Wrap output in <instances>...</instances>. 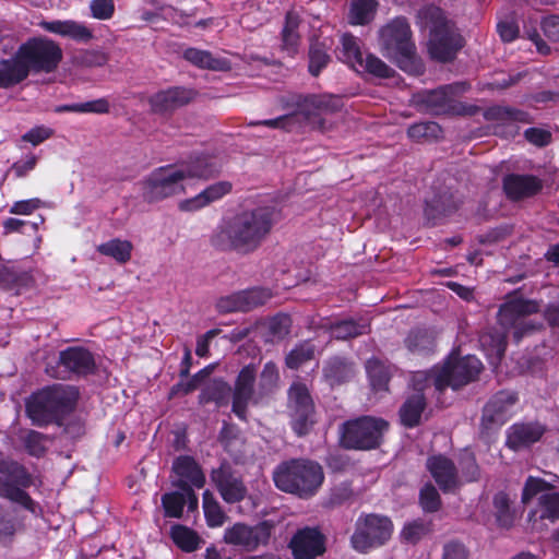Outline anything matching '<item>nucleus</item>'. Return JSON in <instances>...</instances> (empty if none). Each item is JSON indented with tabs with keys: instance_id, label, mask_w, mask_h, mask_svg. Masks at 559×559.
<instances>
[{
	"instance_id": "1",
	"label": "nucleus",
	"mask_w": 559,
	"mask_h": 559,
	"mask_svg": "<svg viewBox=\"0 0 559 559\" xmlns=\"http://www.w3.org/2000/svg\"><path fill=\"white\" fill-rule=\"evenodd\" d=\"M277 218L278 214L272 207L243 211L218 224L211 243L223 251L251 253L261 246Z\"/></svg>"
},
{
	"instance_id": "2",
	"label": "nucleus",
	"mask_w": 559,
	"mask_h": 559,
	"mask_svg": "<svg viewBox=\"0 0 559 559\" xmlns=\"http://www.w3.org/2000/svg\"><path fill=\"white\" fill-rule=\"evenodd\" d=\"M222 162L216 156L195 155L175 166L159 167L142 182V197L158 202L186 191L189 179H209L219 173Z\"/></svg>"
},
{
	"instance_id": "3",
	"label": "nucleus",
	"mask_w": 559,
	"mask_h": 559,
	"mask_svg": "<svg viewBox=\"0 0 559 559\" xmlns=\"http://www.w3.org/2000/svg\"><path fill=\"white\" fill-rule=\"evenodd\" d=\"M379 45L382 55L396 62L403 71L415 75L423 72L405 19L396 17L384 25L379 31Z\"/></svg>"
},
{
	"instance_id": "4",
	"label": "nucleus",
	"mask_w": 559,
	"mask_h": 559,
	"mask_svg": "<svg viewBox=\"0 0 559 559\" xmlns=\"http://www.w3.org/2000/svg\"><path fill=\"white\" fill-rule=\"evenodd\" d=\"M480 360L472 355L457 358L452 354L441 367L436 366L431 370L414 372V384L417 390H423V383L431 382L435 391H443L451 386L457 389L473 381L481 370Z\"/></svg>"
},
{
	"instance_id": "5",
	"label": "nucleus",
	"mask_w": 559,
	"mask_h": 559,
	"mask_svg": "<svg viewBox=\"0 0 559 559\" xmlns=\"http://www.w3.org/2000/svg\"><path fill=\"white\" fill-rule=\"evenodd\" d=\"M78 400V391L70 385H53L33 394L26 403L32 423L46 425L71 412Z\"/></svg>"
},
{
	"instance_id": "6",
	"label": "nucleus",
	"mask_w": 559,
	"mask_h": 559,
	"mask_svg": "<svg viewBox=\"0 0 559 559\" xmlns=\"http://www.w3.org/2000/svg\"><path fill=\"white\" fill-rule=\"evenodd\" d=\"M423 25L429 28V52L433 59L445 62L462 47V37L444 16L441 9L429 5L418 13Z\"/></svg>"
},
{
	"instance_id": "7",
	"label": "nucleus",
	"mask_w": 559,
	"mask_h": 559,
	"mask_svg": "<svg viewBox=\"0 0 559 559\" xmlns=\"http://www.w3.org/2000/svg\"><path fill=\"white\" fill-rule=\"evenodd\" d=\"M297 110L293 115H285L274 119L253 122L255 126H265L273 129H293L299 116H302L313 128L324 129L323 116L341 109L342 99L334 95H309L296 98Z\"/></svg>"
},
{
	"instance_id": "8",
	"label": "nucleus",
	"mask_w": 559,
	"mask_h": 559,
	"mask_svg": "<svg viewBox=\"0 0 559 559\" xmlns=\"http://www.w3.org/2000/svg\"><path fill=\"white\" fill-rule=\"evenodd\" d=\"M323 478L319 464L304 460L283 463L273 473L278 489L299 497L312 496L322 485Z\"/></svg>"
},
{
	"instance_id": "9",
	"label": "nucleus",
	"mask_w": 559,
	"mask_h": 559,
	"mask_svg": "<svg viewBox=\"0 0 559 559\" xmlns=\"http://www.w3.org/2000/svg\"><path fill=\"white\" fill-rule=\"evenodd\" d=\"M31 484L32 476L23 465L12 460L0 459V497L35 513L37 506L24 491Z\"/></svg>"
},
{
	"instance_id": "10",
	"label": "nucleus",
	"mask_w": 559,
	"mask_h": 559,
	"mask_svg": "<svg viewBox=\"0 0 559 559\" xmlns=\"http://www.w3.org/2000/svg\"><path fill=\"white\" fill-rule=\"evenodd\" d=\"M386 421L373 417H361L347 421L342 429V443L349 449L368 450L380 444Z\"/></svg>"
},
{
	"instance_id": "11",
	"label": "nucleus",
	"mask_w": 559,
	"mask_h": 559,
	"mask_svg": "<svg viewBox=\"0 0 559 559\" xmlns=\"http://www.w3.org/2000/svg\"><path fill=\"white\" fill-rule=\"evenodd\" d=\"M538 311L535 301L513 299L501 306L498 314L499 324L507 332L512 330L515 342L538 329L539 323L530 318V314Z\"/></svg>"
},
{
	"instance_id": "12",
	"label": "nucleus",
	"mask_w": 559,
	"mask_h": 559,
	"mask_svg": "<svg viewBox=\"0 0 559 559\" xmlns=\"http://www.w3.org/2000/svg\"><path fill=\"white\" fill-rule=\"evenodd\" d=\"M338 59L357 72H367L378 78H390L393 70L374 55L364 56L359 39L350 34H343Z\"/></svg>"
},
{
	"instance_id": "13",
	"label": "nucleus",
	"mask_w": 559,
	"mask_h": 559,
	"mask_svg": "<svg viewBox=\"0 0 559 559\" xmlns=\"http://www.w3.org/2000/svg\"><path fill=\"white\" fill-rule=\"evenodd\" d=\"M392 531V522L386 516L369 514L359 518L350 539L352 546L357 551L366 552L383 545L391 537Z\"/></svg>"
},
{
	"instance_id": "14",
	"label": "nucleus",
	"mask_w": 559,
	"mask_h": 559,
	"mask_svg": "<svg viewBox=\"0 0 559 559\" xmlns=\"http://www.w3.org/2000/svg\"><path fill=\"white\" fill-rule=\"evenodd\" d=\"M20 58L25 60L28 70L51 72L61 60L60 47L50 39L34 38L20 48Z\"/></svg>"
},
{
	"instance_id": "15",
	"label": "nucleus",
	"mask_w": 559,
	"mask_h": 559,
	"mask_svg": "<svg viewBox=\"0 0 559 559\" xmlns=\"http://www.w3.org/2000/svg\"><path fill=\"white\" fill-rule=\"evenodd\" d=\"M539 495L538 506L533 512V515H538L540 519L556 521L559 519V492L548 489V484L537 477L530 476L523 488L522 501H528Z\"/></svg>"
},
{
	"instance_id": "16",
	"label": "nucleus",
	"mask_w": 559,
	"mask_h": 559,
	"mask_svg": "<svg viewBox=\"0 0 559 559\" xmlns=\"http://www.w3.org/2000/svg\"><path fill=\"white\" fill-rule=\"evenodd\" d=\"M292 427L298 436L306 435L313 424V405L305 384L293 383L289 389Z\"/></svg>"
},
{
	"instance_id": "17",
	"label": "nucleus",
	"mask_w": 559,
	"mask_h": 559,
	"mask_svg": "<svg viewBox=\"0 0 559 559\" xmlns=\"http://www.w3.org/2000/svg\"><path fill=\"white\" fill-rule=\"evenodd\" d=\"M271 535L270 526L261 523L255 526H248L237 523L225 531V542L236 546H241L247 550H253L259 545L267 543Z\"/></svg>"
},
{
	"instance_id": "18",
	"label": "nucleus",
	"mask_w": 559,
	"mask_h": 559,
	"mask_svg": "<svg viewBox=\"0 0 559 559\" xmlns=\"http://www.w3.org/2000/svg\"><path fill=\"white\" fill-rule=\"evenodd\" d=\"M271 296V292L265 288L242 290L221 298L217 301V309L221 312L249 311L264 305Z\"/></svg>"
},
{
	"instance_id": "19",
	"label": "nucleus",
	"mask_w": 559,
	"mask_h": 559,
	"mask_svg": "<svg viewBox=\"0 0 559 559\" xmlns=\"http://www.w3.org/2000/svg\"><path fill=\"white\" fill-rule=\"evenodd\" d=\"M516 400L513 392L502 391L497 393L484 407L483 426L486 429H491L503 425L509 419Z\"/></svg>"
},
{
	"instance_id": "20",
	"label": "nucleus",
	"mask_w": 559,
	"mask_h": 559,
	"mask_svg": "<svg viewBox=\"0 0 559 559\" xmlns=\"http://www.w3.org/2000/svg\"><path fill=\"white\" fill-rule=\"evenodd\" d=\"M212 480L227 503L241 501L247 495V488L241 478L226 467L213 471Z\"/></svg>"
},
{
	"instance_id": "21",
	"label": "nucleus",
	"mask_w": 559,
	"mask_h": 559,
	"mask_svg": "<svg viewBox=\"0 0 559 559\" xmlns=\"http://www.w3.org/2000/svg\"><path fill=\"white\" fill-rule=\"evenodd\" d=\"M427 468L444 492L452 491L461 485L460 475L454 463L443 455L429 457Z\"/></svg>"
},
{
	"instance_id": "22",
	"label": "nucleus",
	"mask_w": 559,
	"mask_h": 559,
	"mask_svg": "<svg viewBox=\"0 0 559 559\" xmlns=\"http://www.w3.org/2000/svg\"><path fill=\"white\" fill-rule=\"evenodd\" d=\"M290 548L296 559H313L324 551L323 536L314 528L300 530L293 537Z\"/></svg>"
},
{
	"instance_id": "23",
	"label": "nucleus",
	"mask_w": 559,
	"mask_h": 559,
	"mask_svg": "<svg viewBox=\"0 0 559 559\" xmlns=\"http://www.w3.org/2000/svg\"><path fill=\"white\" fill-rule=\"evenodd\" d=\"M254 379L255 369L252 366L243 367L238 374L233 395V412L240 419H246L247 406L253 395Z\"/></svg>"
},
{
	"instance_id": "24",
	"label": "nucleus",
	"mask_w": 559,
	"mask_h": 559,
	"mask_svg": "<svg viewBox=\"0 0 559 559\" xmlns=\"http://www.w3.org/2000/svg\"><path fill=\"white\" fill-rule=\"evenodd\" d=\"M194 92L185 87H171L159 91L150 98V105L155 112L165 114L190 103Z\"/></svg>"
},
{
	"instance_id": "25",
	"label": "nucleus",
	"mask_w": 559,
	"mask_h": 559,
	"mask_svg": "<svg viewBox=\"0 0 559 559\" xmlns=\"http://www.w3.org/2000/svg\"><path fill=\"white\" fill-rule=\"evenodd\" d=\"M59 364L66 372L79 376H86L95 370V359L92 353L79 346L60 352Z\"/></svg>"
},
{
	"instance_id": "26",
	"label": "nucleus",
	"mask_w": 559,
	"mask_h": 559,
	"mask_svg": "<svg viewBox=\"0 0 559 559\" xmlns=\"http://www.w3.org/2000/svg\"><path fill=\"white\" fill-rule=\"evenodd\" d=\"M231 188L233 187L229 181L215 182L205 188L199 194L180 201L178 207L182 212H197L213 202L221 200L231 191Z\"/></svg>"
},
{
	"instance_id": "27",
	"label": "nucleus",
	"mask_w": 559,
	"mask_h": 559,
	"mask_svg": "<svg viewBox=\"0 0 559 559\" xmlns=\"http://www.w3.org/2000/svg\"><path fill=\"white\" fill-rule=\"evenodd\" d=\"M425 388L417 390L414 384V376L412 377V386L414 393L411 394L400 409L401 421L406 427H415L419 424L421 414L426 407V394L427 390L433 389L431 382L423 383Z\"/></svg>"
},
{
	"instance_id": "28",
	"label": "nucleus",
	"mask_w": 559,
	"mask_h": 559,
	"mask_svg": "<svg viewBox=\"0 0 559 559\" xmlns=\"http://www.w3.org/2000/svg\"><path fill=\"white\" fill-rule=\"evenodd\" d=\"M39 25L46 32L79 43H87L93 38V32L84 23L74 20L43 21Z\"/></svg>"
},
{
	"instance_id": "29",
	"label": "nucleus",
	"mask_w": 559,
	"mask_h": 559,
	"mask_svg": "<svg viewBox=\"0 0 559 559\" xmlns=\"http://www.w3.org/2000/svg\"><path fill=\"white\" fill-rule=\"evenodd\" d=\"M466 91L465 83H454L441 86L429 92L425 97V103L435 114H444L454 110L456 95Z\"/></svg>"
},
{
	"instance_id": "30",
	"label": "nucleus",
	"mask_w": 559,
	"mask_h": 559,
	"mask_svg": "<svg viewBox=\"0 0 559 559\" xmlns=\"http://www.w3.org/2000/svg\"><path fill=\"white\" fill-rule=\"evenodd\" d=\"M542 187V180L532 175H509L503 180V189L507 195L513 200L532 197Z\"/></svg>"
},
{
	"instance_id": "31",
	"label": "nucleus",
	"mask_w": 559,
	"mask_h": 559,
	"mask_svg": "<svg viewBox=\"0 0 559 559\" xmlns=\"http://www.w3.org/2000/svg\"><path fill=\"white\" fill-rule=\"evenodd\" d=\"M544 427L539 424H515L508 433L507 444L519 450L538 441L544 435Z\"/></svg>"
},
{
	"instance_id": "32",
	"label": "nucleus",
	"mask_w": 559,
	"mask_h": 559,
	"mask_svg": "<svg viewBox=\"0 0 559 559\" xmlns=\"http://www.w3.org/2000/svg\"><path fill=\"white\" fill-rule=\"evenodd\" d=\"M527 114L510 107L493 106L486 111V118L497 123V127H506L504 135H514L518 132L516 122H526Z\"/></svg>"
},
{
	"instance_id": "33",
	"label": "nucleus",
	"mask_w": 559,
	"mask_h": 559,
	"mask_svg": "<svg viewBox=\"0 0 559 559\" xmlns=\"http://www.w3.org/2000/svg\"><path fill=\"white\" fill-rule=\"evenodd\" d=\"M29 70L25 60L20 58V51L7 60L0 61V87L15 85L27 78Z\"/></svg>"
},
{
	"instance_id": "34",
	"label": "nucleus",
	"mask_w": 559,
	"mask_h": 559,
	"mask_svg": "<svg viewBox=\"0 0 559 559\" xmlns=\"http://www.w3.org/2000/svg\"><path fill=\"white\" fill-rule=\"evenodd\" d=\"M187 503L189 509H194L198 506V499L190 488L183 487L182 492L174 491L162 497L165 515L169 518H180Z\"/></svg>"
},
{
	"instance_id": "35",
	"label": "nucleus",
	"mask_w": 559,
	"mask_h": 559,
	"mask_svg": "<svg viewBox=\"0 0 559 559\" xmlns=\"http://www.w3.org/2000/svg\"><path fill=\"white\" fill-rule=\"evenodd\" d=\"M173 471L180 478L181 486L187 488V485H193L201 488L204 485V475L190 456H179L173 464Z\"/></svg>"
},
{
	"instance_id": "36",
	"label": "nucleus",
	"mask_w": 559,
	"mask_h": 559,
	"mask_svg": "<svg viewBox=\"0 0 559 559\" xmlns=\"http://www.w3.org/2000/svg\"><path fill=\"white\" fill-rule=\"evenodd\" d=\"M492 507L495 519L499 527L510 528L514 525L520 513L507 492H497L493 496Z\"/></svg>"
},
{
	"instance_id": "37",
	"label": "nucleus",
	"mask_w": 559,
	"mask_h": 559,
	"mask_svg": "<svg viewBox=\"0 0 559 559\" xmlns=\"http://www.w3.org/2000/svg\"><path fill=\"white\" fill-rule=\"evenodd\" d=\"M183 57L190 63L214 71H227L230 69V62L224 58H215L209 51L197 48H188L183 52Z\"/></svg>"
},
{
	"instance_id": "38",
	"label": "nucleus",
	"mask_w": 559,
	"mask_h": 559,
	"mask_svg": "<svg viewBox=\"0 0 559 559\" xmlns=\"http://www.w3.org/2000/svg\"><path fill=\"white\" fill-rule=\"evenodd\" d=\"M479 343L489 362L496 367L506 350V334L500 332H486L480 335Z\"/></svg>"
},
{
	"instance_id": "39",
	"label": "nucleus",
	"mask_w": 559,
	"mask_h": 559,
	"mask_svg": "<svg viewBox=\"0 0 559 559\" xmlns=\"http://www.w3.org/2000/svg\"><path fill=\"white\" fill-rule=\"evenodd\" d=\"M96 250L100 254L114 259L117 263L124 264L131 259L133 245L129 240L114 238L98 245Z\"/></svg>"
},
{
	"instance_id": "40",
	"label": "nucleus",
	"mask_w": 559,
	"mask_h": 559,
	"mask_svg": "<svg viewBox=\"0 0 559 559\" xmlns=\"http://www.w3.org/2000/svg\"><path fill=\"white\" fill-rule=\"evenodd\" d=\"M261 328L266 342H277L289 333L290 318L286 314H277L266 320Z\"/></svg>"
},
{
	"instance_id": "41",
	"label": "nucleus",
	"mask_w": 559,
	"mask_h": 559,
	"mask_svg": "<svg viewBox=\"0 0 559 559\" xmlns=\"http://www.w3.org/2000/svg\"><path fill=\"white\" fill-rule=\"evenodd\" d=\"M110 104L107 98H97L83 103H74L56 107V112H76V114H107Z\"/></svg>"
},
{
	"instance_id": "42",
	"label": "nucleus",
	"mask_w": 559,
	"mask_h": 559,
	"mask_svg": "<svg viewBox=\"0 0 559 559\" xmlns=\"http://www.w3.org/2000/svg\"><path fill=\"white\" fill-rule=\"evenodd\" d=\"M376 0H352L348 20L353 25H364L369 23L376 13Z\"/></svg>"
},
{
	"instance_id": "43",
	"label": "nucleus",
	"mask_w": 559,
	"mask_h": 559,
	"mask_svg": "<svg viewBox=\"0 0 559 559\" xmlns=\"http://www.w3.org/2000/svg\"><path fill=\"white\" fill-rule=\"evenodd\" d=\"M300 24V16L296 11H289L286 14L285 25L283 28V45L289 52L294 53L297 49L299 41L298 27Z\"/></svg>"
},
{
	"instance_id": "44",
	"label": "nucleus",
	"mask_w": 559,
	"mask_h": 559,
	"mask_svg": "<svg viewBox=\"0 0 559 559\" xmlns=\"http://www.w3.org/2000/svg\"><path fill=\"white\" fill-rule=\"evenodd\" d=\"M230 394L229 385L223 380H213L202 391L201 403L214 401L218 405L226 404Z\"/></svg>"
},
{
	"instance_id": "45",
	"label": "nucleus",
	"mask_w": 559,
	"mask_h": 559,
	"mask_svg": "<svg viewBox=\"0 0 559 559\" xmlns=\"http://www.w3.org/2000/svg\"><path fill=\"white\" fill-rule=\"evenodd\" d=\"M367 331L368 324L365 321L356 322L354 320H345L331 326V335L337 340L356 337L367 333Z\"/></svg>"
},
{
	"instance_id": "46",
	"label": "nucleus",
	"mask_w": 559,
	"mask_h": 559,
	"mask_svg": "<svg viewBox=\"0 0 559 559\" xmlns=\"http://www.w3.org/2000/svg\"><path fill=\"white\" fill-rule=\"evenodd\" d=\"M366 370L374 390H384L386 388L390 378L389 367L379 359L371 358L366 364Z\"/></svg>"
},
{
	"instance_id": "47",
	"label": "nucleus",
	"mask_w": 559,
	"mask_h": 559,
	"mask_svg": "<svg viewBox=\"0 0 559 559\" xmlns=\"http://www.w3.org/2000/svg\"><path fill=\"white\" fill-rule=\"evenodd\" d=\"M174 543L187 552L194 551L199 547V537L190 528L182 525H175L171 528Z\"/></svg>"
},
{
	"instance_id": "48",
	"label": "nucleus",
	"mask_w": 559,
	"mask_h": 559,
	"mask_svg": "<svg viewBox=\"0 0 559 559\" xmlns=\"http://www.w3.org/2000/svg\"><path fill=\"white\" fill-rule=\"evenodd\" d=\"M203 509L206 522L210 526L218 527L224 524L226 515L218 502L209 491L203 493Z\"/></svg>"
},
{
	"instance_id": "49",
	"label": "nucleus",
	"mask_w": 559,
	"mask_h": 559,
	"mask_svg": "<svg viewBox=\"0 0 559 559\" xmlns=\"http://www.w3.org/2000/svg\"><path fill=\"white\" fill-rule=\"evenodd\" d=\"M352 372V365L342 358H334L324 367V376L331 381V383L345 381Z\"/></svg>"
},
{
	"instance_id": "50",
	"label": "nucleus",
	"mask_w": 559,
	"mask_h": 559,
	"mask_svg": "<svg viewBox=\"0 0 559 559\" xmlns=\"http://www.w3.org/2000/svg\"><path fill=\"white\" fill-rule=\"evenodd\" d=\"M405 343L411 352L424 353L432 348L433 337L427 330H416L408 334Z\"/></svg>"
},
{
	"instance_id": "51",
	"label": "nucleus",
	"mask_w": 559,
	"mask_h": 559,
	"mask_svg": "<svg viewBox=\"0 0 559 559\" xmlns=\"http://www.w3.org/2000/svg\"><path fill=\"white\" fill-rule=\"evenodd\" d=\"M314 346L305 342L294 348L286 357V365L290 369H297L302 366L305 362L313 359L314 357Z\"/></svg>"
},
{
	"instance_id": "52",
	"label": "nucleus",
	"mask_w": 559,
	"mask_h": 559,
	"mask_svg": "<svg viewBox=\"0 0 559 559\" xmlns=\"http://www.w3.org/2000/svg\"><path fill=\"white\" fill-rule=\"evenodd\" d=\"M407 134L415 141L437 139L441 134V128L433 121L419 122L411 126L407 130Z\"/></svg>"
},
{
	"instance_id": "53",
	"label": "nucleus",
	"mask_w": 559,
	"mask_h": 559,
	"mask_svg": "<svg viewBox=\"0 0 559 559\" xmlns=\"http://www.w3.org/2000/svg\"><path fill=\"white\" fill-rule=\"evenodd\" d=\"M22 442L26 452L29 455L39 457L45 454L47 450V439L40 432L29 430L25 432L22 437Z\"/></svg>"
},
{
	"instance_id": "54",
	"label": "nucleus",
	"mask_w": 559,
	"mask_h": 559,
	"mask_svg": "<svg viewBox=\"0 0 559 559\" xmlns=\"http://www.w3.org/2000/svg\"><path fill=\"white\" fill-rule=\"evenodd\" d=\"M330 61V56L322 44L314 43L309 50V72L317 76Z\"/></svg>"
},
{
	"instance_id": "55",
	"label": "nucleus",
	"mask_w": 559,
	"mask_h": 559,
	"mask_svg": "<svg viewBox=\"0 0 559 559\" xmlns=\"http://www.w3.org/2000/svg\"><path fill=\"white\" fill-rule=\"evenodd\" d=\"M461 474L465 481H473L479 478L480 472L474 454L464 450L460 457Z\"/></svg>"
},
{
	"instance_id": "56",
	"label": "nucleus",
	"mask_w": 559,
	"mask_h": 559,
	"mask_svg": "<svg viewBox=\"0 0 559 559\" xmlns=\"http://www.w3.org/2000/svg\"><path fill=\"white\" fill-rule=\"evenodd\" d=\"M430 532V527L423 521H414L406 524L402 531V537L408 543H416Z\"/></svg>"
},
{
	"instance_id": "57",
	"label": "nucleus",
	"mask_w": 559,
	"mask_h": 559,
	"mask_svg": "<svg viewBox=\"0 0 559 559\" xmlns=\"http://www.w3.org/2000/svg\"><path fill=\"white\" fill-rule=\"evenodd\" d=\"M280 376L277 367L273 362H266L260 374V389L263 393L270 392L276 386Z\"/></svg>"
},
{
	"instance_id": "58",
	"label": "nucleus",
	"mask_w": 559,
	"mask_h": 559,
	"mask_svg": "<svg viewBox=\"0 0 559 559\" xmlns=\"http://www.w3.org/2000/svg\"><path fill=\"white\" fill-rule=\"evenodd\" d=\"M419 500L425 511L433 512L440 507V496L431 484H427L423 487Z\"/></svg>"
},
{
	"instance_id": "59",
	"label": "nucleus",
	"mask_w": 559,
	"mask_h": 559,
	"mask_svg": "<svg viewBox=\"0 0 559 559\" xmlns=\"http://www.w3.org/2000/svg\"><path fill=\"white\" fill-rule=\"evenodd\" d=\"M90 9L94 19L109 20L115 12L114 0H92Z\"/></svg>"
},
{
	"instance_id": "60",
	"label": "nucleus",
	"mask_w": 559,
	"mask_h": 559,
	"mask_svg": "<svg viewBox=\"0 0 559 559\" xmlns=\"http://www.w3.org/2000/svg\"><path fill=\"white\" fill-rule=\"evenodd\" d=\"M207 374H209V371L206 369H204V370L198 372L190 380H187L186 382L178 383L177 385L171 388L170 396H175L176 394H178L180 392L183 394H188V393L192 392L193 390H195L199 386L201 380Z\"/></svg>"
},
{
	"instance_id": "61",
	"label": "nucleus",
	"mask_w": 559,
	"mask_h": 559,
	"mask_svg": "<svg viewBox=\"0 0 559 559\" xmlns=\"http://www.w3.org/2000/svg\"><path fill=\"white\" fill-rule=\"evenodd\" d=\"M441 559H468V550L459 542L444 544Z\"/></svg>"
},
{
	"instance_id": "62",
	"label": "nucleus",
	"mask_w": 559,
	"mask_h": 559,
	"mask_svg": "<svg viewBox=\"0 0 559 559\" xmlns=\"http://www.w3.org/2000/svg\"><path fill=\"white\" fill-rule=\"evenodd\" d=\"M498 33L503 41H512L519 35V26L513 17L502 20L497 25Z\"/></svg>"
},
{
	"instance_id": "63",
	"label": "nucleus",
	"mask_w": 559,
	"mask_h": 559,
	"mask_svg": "<svg viewBox=\"0 0 559 559\" xmlns=\"http://www.w3.org/2000/svg\"><path fill=\"white\" fill-rule=\"evenodd\" d=\"M524 135L530 143L536 146H545L551 140L550 132L540 128H530L525 131Z\"/></svg>"
},
{
	"instance_id": "64",
	"label": "nucleus",
	"mask_w": 559,
	"mask_h": 559,
	"mask_svg": "<svg viewBox=\"0 0 559 559\" xmlns=\"http://www.w3.org/2000/svg\"><path fill=\"white\" fill-rule=\"evenodd\" d=\"M542 29L550 41H559V16L545 17L542 22Z\"/></svg>"
}]
</instances>
